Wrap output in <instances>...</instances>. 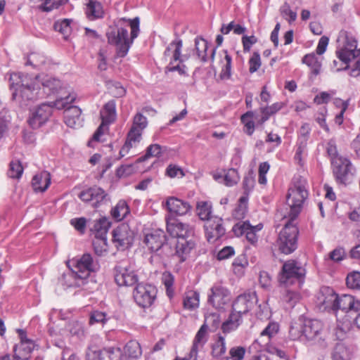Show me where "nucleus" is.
<instances>
[{
  "instance_id": "e433bc0d",
  "label": "nucleus",
  "mask_w": 360,
  "mask_h": 360,
  "mask_svg": "<svg viewBox=\"0 0 360 360\" xmlns=\"http://www.w3.org/2000/svg\"><path fill=\"white\" fill-rule=\"evenodd\" d=\"M352 356V349L344 342H338L332 352L333 360H350Z\"/></svg>"
},
{
  "instance_id": "aec40b11",
  "label": "nucleus",
  "mask_w": 360,
  "mask_h": 360,
  "mask_svg": "<svg viewBox=\"0 0 360 360\" xmlns=\"http://www.w3.org/2000/svg\"><path fill=\"white\" fill-rule=\"evenodd\" d=\"M205 237L209 243H214L226 233L223 226V219L218 216L212 217L204 224Z\"/></svg>"
},
{
  "instance_id": "c756f323",
  "label": "nucleus",
  "mask_w": 360,
  "mask_h": 360,
  "mask_svg": "<svg viewBox=\"0 0 360 360\" xmlns=\"http://www.w3.org/2000/svg\"><path fill=\"white\" fill-rule=\"evenodd\" d=\"M165 204L170 212L180 216L187 214L191 209V205L187 201L175 197L169 198Z\"/></svg>"
},
{
  "instance_id": "4be33fe9",
  "label": "nucleus",
  "mask_w": 360,
  "mask_h": 360,
  "mask_svg": "<svg viewBox=\"0 0 360 360\" xmlns=\"http://www.w3.org/2000/svg\"><path fill=\"white\" fill-rule=\"evenodd\" d=\"M60 283L66 288H84L89 284L86 280L75 269L68 265V269L59 278Z\"/></svg>"
},
{
  "instance_id": "c85d7f7f",
  "label": "nucleus",
  "mask_w": 360,
  "mask_h": 360,
  "mask_svg": "<svg viewBox=\"0 0 360 360\" xmlns=\"http://www.w3.org/2000/svg\"><path fill=\"white\" fill-rule=\"evenodd\" d=\"M244 315L239 312H235L231 309L228 319L221 325V330L223 333L228 334L236 330L243 323V317Z\"/></svg>"
},
{
  "instance_id": "2eb2a0df",
  "label": "nucleus",
  "mask_w": 360,
  "mask_h": 360,
  "mask_svg": "<svg viewBox=\"0 0 360 360\" xmlns=\"http://www.w3.org/2000/svg\"><path fill=\"white\" fill-rule=\"evenodd\" d=\"M264 227L262 223L252 226L248 220L240 221L233 225L232 231L235 236H245L246 240L252 245H256L258 242L257 233Z\"/></svg>"
},
{
  "instance_id": "a878e982",
  "label": "nucleus",
  "mask_w": 360,
  "mask_h": 360,
  "mask_svg": "<svg viewBox=\"0 0 360 360\" xmlns=\"http://www.w3.org/2000/svg\"><path fill=\"white\" fill-rule=\"evenodd\" d=\"M341 310L345 312H359L360 300H356L350 295H338L334 311Z\"/></svg>"
},
{
  "instance_id": "9d476101",
  "label": "nucleus",
  "mask_w": 360,
  "mask_h": 360,
  "mask_svg": "<svg viewBox=\"0 0 360 360\" xmlns=\"http://www.w3.org/2000/svg\"><path fill=\"white\" fill-rule=\"evenodd\" d=\"M72 267L89 283H95L94 273L100 269L99 261L89 253H84L79 258L73 259Z\"/></svg>"
},
{
  "instance_id": "7ed1b4c3",
  "label": "nucleus",
  "mask_w": 360,
  "mask_h": 360,
  "mask_svg": "<svg viewBox=\"0 0 360 360\" xmlns=\"http://www.w3.org/2000/svg\"><path fill=\"white\" fill-rule=\"evenodd\" d=\"M326 337L327 333L321 321L307 319L303 316L292 321L289 328V338L304 345L325 348L328 345Z\"/></svg>"
},
{
  "instance_id": "473e14b6",
  "label": "nucleus",
  "mask_w": 360,
  "mask_h": 360,
  "mask_svg": "<svg viewBox=\"0 0 360 360\" xmlns=\"http://www.w3.org/2000/svg\"><path fill=\"white\" fill-rule=\"evenodd\" d=\"M101 122L108 125L114 122L117 118L116 102L115 100L108 101L100 111Z\"/></svg>"
},
{
  "instance_id": "a19ab883",
  "label": "nucleus",
  "mask_w": 360,
  "mask_h": 360,
  "mask_svg": "<svg viewBox=\"0 0 360 360\" xmlns=\"http://www.w3.org/2000/svg\"><path fill=\"white\" fill-rule=\"evenodd\" d=\"M48 59L39 53H32L27 57L25 65H31L34 69L42 70L46 68Z\"/></svg>"
},
{
  "instance_id": "5701e85b",
  "label": "nucleus",
  "mask_w": 360,
  "mask_h": 360,
  "mask_svg": "<svg viewBox=\"0 0 360 360\" xmlns=\"http://www.w3.org/2000/svg\"><path fill=\"white\" fill-rule=\"evenodd\" d=\"M167 231L172 236L176 237V240L180 238H196L194 229L187 224L181 222L167 223Z\"/></svg>"
},
{
  "instance_id": "603ef678",
  "label": "nucleus",
  "mask_w": 360,
  "mask_h": 360,
  "mask_svg": "<svg viewBox=\"0 0 360 360\" xmlns=\"http://www.w3.org/2000/svg\"><path fill=\"white\" fill-rule=\"evenodd\" d=\"M247 212L248 198L242 196L239 198L238 205L233 212V217L238 220H241L245 218Z\"/></svg>"
},
{
  "instance_id": "09e8293b",
  "label": "nucleus",
  "mask_w": 360,
  "mask_h": 360,
  "mask_svg": "<svg viewBox=\"0 0 360 360\" xmlns=\"http://www.w3.org/2000/svg\"><path fill=\"white\" fill-rule=\"evenodd\" d=\"M221 325L220 315L217 312H210L205 315V322L202 326H205L207 330L209 327L212 328V330H215Z\"/></svg>"
},
{
  "instance_id": "a211bd4d",
  "label": "nucleus",
  "mask_w": 360,
  "mask_h": 360,
  "mask_svg": "<svg viewBox=\"0 0 360 360\" xmlns=\"http://www.w3.org/2000/svg\"><path fill=\"white\" fill-rule=\"evenodd\" d=\"M231 300V292L221 284H214L210 289L208 302L214 308L222 309Z\"/></svg>"
},
{
  "instance_id": "f257e3e1",
  "label": "nucleus",
  "mask_w": 360,
  "mask_h": 360,
  "mask_svg": "<svg viewBox=\"0 0 360 360\" xmlns=\"http://www.w3.org/2000/svg\"><path fill=\"white\" fill-rule=\"evenodd\" d=\"M9 80L12 98L22 108L30 106L37 99L58 94L63 86L61 80L46 74L33 78L27 74L14 72Z\"/></svg>"
},
{
  "instance_id": "bf43d9fd",
  "label": "nucleus",
  "mask_w": 360,
  "mask_h": 360,
  "mask_svg": "<svg viewBox=\"0 0 360 360\" xmlns=\"http://www.w3.org/2000/svg\"><path fill=\"white\" fill-rule=\"evenodd\" d=\"M279 11L281 16L287 20L289 24H292L296 20L297 17V12L291 9L290 4L287 1L283 3L280 7Z\"/></svg>"
},
{
  "instance_id": "f03ea898",
  "label": "nucleus",
  "mask_w": 360,
  "mask_h": 360,
  "mask_svg": "<svg viewBox=\"0 0 360 360\" xmlns=\"http://www.w3.org/2000/svg\"><path fill=\"white\" fill-rule=\"evenodd\" d=\"M140 32V19L120 18L114 20L113 26L106 33L110 44L116 46V54L120 58L125 57Z\"/></svg>"
},
{
  "instance_id": "37998d69",
  "label": "nucleus",
  "mask_w": 360,
  "mask_h": 360,
  "mask_svg": "<svg viewBox=\"0 0 360 360\" xmlns=\"http://www.w3.org/2000/svg\"><path fill=\"white\" fill-rule=\"evenodd\" d=\"M141 354V346L136 340L129 341L124 347V354L126 359H138Z\"/></svg>"
},
{
  "instance_id": "a18cd8bd",
  "label": "nucleus",
  "mask_w": 360,
  "mask_h": 360,
  "mask_svg": "<svg viewBox=\"0 0 360 360\" xmlns=\"http://www.w3.org/2000/svg\"><path fill=\"white\" fill-rule=\"evenodd\" d=\"M254 118L255 112L252 110L247 111L240 117L241 123L244 125L243 131L248 136H252L255 130Z\"/></svg>"
},
{
  "instance_id": "6ab92c4d",
  "label": "nucleus",
  "mask_w": 360,
  "mask_h": 360,
  "mask_svg": "<svg viewBox=\"0 0 360 360\" xmlns=\"http://www.w3.org/2000/svg\"><path fill=\"white\" fill-rule=\"evenodd\" d=\"M53 102L43 103L40 104L32 113L28 122L33 129H37L44 124L52 114L53 109L56 108Z\"/></svg>"
},
{
  "instance_id": "412c9836",
  "label": "nucleus",
  "mask_w": 360,
  "mask_h": 360,
  "mask_svg": "<svg viewBox=\"0 0 360 360\" xmlns=\"http://www.w3.org/2000/svg\"><path fill=\"white\" fill-rule=\"evenodd\" d=\"M79 198L84 202H89L94 207H98L107 200V193L98 186H93L82 191Z\"/></svg>"
},
{
  "instance_id": "20e7f679",
  "label": "nucleus",
  "mask_w": 360,
  "mask_h": 360,
  "mask_svg": "<svg viewBox=\"0 0 360 360\" xmlns=\"http://www.w3.org/2000/svg\"><path fill=\"white\" fill-rule=\"evenodd\" d=\"M345 43L343 46L336 51L338 58L345 66L337 68V71L350 69L349 75L352 77L360 76V49H357L358 41L352 33L345 32Z\"/></svg>"
},
{
  "instance_id": "4468645a",
  "label": "nucleus",
  "mask_w": 360,
  "mask_h": 360,
  "mask_svg": "<svg viewBox=\"0 0 360 360\" xmlns=\"http://www.w3.org/2000/svg\"><path fill=\"white\" fill-rule=\"evenodd\" d=\"M330 164L333 176L338 184H346L354 174L355 169L347 158H335Z\"/></svg>"
},
{
  "instance_id": "8fccbe9b",
  "label": "nucleus",
  "mask_w": 360,
  "mask_h": 360,
  "mask_svg": "<svg viewBox=\"0 0 360 360\" xmlns=\"http://www.w3.org/2000/svg\"><path fill=\"white\" fill-rule=\"evenodd\" d=\"M86 357V360H107L105 348L101 349L96 345L89 346Z\"/></svg>"
},
{
  "instance_id": "338daca9",
  "label": "nucleus",
  "mask_w": 360,
  "mask_h": 360,
  "mask_svg": "<svg viewBox=\"0 0 360 360\" xmlns=\"http://www.w3.org/2000/svg\"><path fill=\"white\" fill-rule=\"evenodd\" d=\"M142 134L143 133L140 131L130 129L127 134L125 142L135 148L141 142Z\"/></svg>"
},
{
  "instance_id": "052dcab7",
  "label": "nucleus",
  "mask_w": 360,
  "mask_h": 360,
  "mask_svg": "<svg viewBox=\"0 0 360 360\" xmlns=\"http://www.w3.org/2000/svg\"><path fill=\"white\" fill-rule=\"evenodd\" d=\"M92 244L96 255L101 257L107 252V238H94Z\"/></svg>"
},
{
  "instance_id": "ddd939ff",
  "label": "nucleus",
  "mask_w": 360,
  "mask_h": 360,
  "mask_svg": "<svg viewBox=\"0 0 360 360\" xmlns=\"http://www.w3.org/2000/svg\"><path fill=\"white\" fill-rule=\"evenodd\" d=\"M157 288L152 284L140 283L134 290L133 297L136 303L142 308L150 307L155 302Z\"/></svg>"
},
{
  "instance_id": "f3484780",
  "label": "nucleus",
  "mask_w": 360,
  "mask_h": 360,
  "mask_svg": "<svg viewBox=\"0 0 360 360\" xmlns=\"http://www.w3.org/2000/svg\"><path fill=\"white\" fill-rule=\"evenodd\" d=\"M257 302L258 298L255 292H245L234 300L231 309L235 312H239L245 316L257 306Z\"/></svg>"
},
{
  "instance_id": "72a5a7b5",
  "label": "nucleus",
  "mask_w": 360,
  "mask_h": 360,
  "mask_svg": "<svg viewBox=\"0 0 360 360\" xmlns=\"http://www.w3.org/2000/svg\"><path fill=\"white\" fill-rule=\"evenodd\" d=\"M51 174L46 171H43L35 174L32 179V186L35 192L45 191L51 184Z\"/></svg>"
},
{
  "instance_id": "f8f14e48",
  "label": "nucleus",
  "mask_w": 360,
  "mask_h": 360,
  "mask_svg": "<svg viewBox=\"0 0 360 360\" xmlns=\"http://www.w3.org/2000/svg\"><path fill=\"white\" fill-rule=\"evenodd\" d=\"M167 240L165 231L155 229L145 234L143 243L151 253L162 259L164 255L162 249L167 245Z\"/></svg>"
},
{
  "instance_id": "0eeeda50",
  "label": "nucleus",
  "mask_w": 360,
  "mask_h": 360,
  "mask_svg": "<svg viewBox=\"0 0 360 360\" xmlns=\"http://www.w3.org/2000/svg\"><path fill=\"white\" fill-rule=\"evenodd\" d=\"M182 41L179 39L172 41L165 49L163 59L169 61L165 68V72H178L180 75H186V65L184 64V59L181 55Z\"/></svg>"
},
{
  "instance_id": "4c0bfd02",
  "label": "nucleus",
  "mask_w": 360,
  "mask_h": 360,
  "mask_svg": "<svg viewBox=\"0 0 360 360\" xmlns=\"http://www.w3.org/2000/svg\"><path fill=\"white\" fill-rule=\"evenodd\" d=\"M129 213V207L124 200H120L110 211V214L112 219L116 221H121L125 219Z\"/></svg>"
},
{
  "instance_id": "49530a36",
  "label": "nucleus",
  "mask_w": 360,
  "mask_h": 360,
  "mask_svg": "<svg viewBox=\"0 0 360 360\" xmlns=\"http://www.w3.org/2000/svg\"><path fill=\"white\" fill-rule=\"evenodd\" d=\"M285 289L282 292V300L288 304V307L292 308L300 301V294L295 290H290L285 286Z\"/></svg>"
},
{
  "instance_id": "680f3d73",
  "label": "nucleus",
  "mask_w": 360,
  "mask_h": 360,
  "mask_svg": "<svg viewBox=\"0 0 360 360\" xmlns=\"http://www.w3.org/2000/svg\"><path fill=\"white\" fill-rule=\"evenodd\" d=\"M239 179L238 171L234 168L227 169L224 174V184L227 186H233L236 184Z\"/></svg>"
},
{
  "instance_id": "5fc2aeb1",
  "label": "nucleus",
  "mask_w": 360,
  "mask_h": 360,
  "mask_svg": "<svg viewBox=\"0 0 360 360\" xmlns=\"http://www.w3.org/2000/svg\"><path fill=\"white\" fill-rule=\"evenodd\" d=\"M23 173V167L18 160H13L9 164L8 176L11 179H19Z\"/></svg>"
},
{
  "instance_id": "f704fd0d",
  "label": "nucleus",
  "mask_w": 360,
  "mask_h": 360,
  "mask_svg": "<svg viewBox=\"0 0 360 360\" xmlns=\"http://www.w3.org/2000/svg\"><path fill=\"white\" fill-rule=\"evenodd\" d=\"M34 348V343L32 340H24L20 342L18 345H15L13 347L14 356L19 360L27 359L30 353Z\"/></svg>"
},
{
  "instance_id": "2f4dec72",
  "label": "nucleus",
  "mask_w": 360,
  "mask_h": 360,
  "mask_svg": "<svg viewBox=\"0 0 360 360\" xmlns=\"http://www.w3.org/2000/svg\"><path fill=\"white\" fill-rule=\"evenodd\" d=\"M116 318L115 312L108 310L103 311L100 310H92L89 316V324L94 326L100 324L103 326L111 319Z\"/></svg>"
},
{
  "instance_id": "cd10ccee",
  "label": "nucleus",
  "mask_w": 360,
  "mask_h": 360,
  "mask_svg": "<svg viewBox=\"0 0 360 360\" xmlns=\"http://www.w3.org/2000/svg\"><path fill=\"white\" fill-rule=\"evenodd\" d=\"M338 295L334 290L330 287H323L321 288L318 295L319 304L322 305L325 309L335 310Z\"/></svg>"
},
{
  "instance_id": "c03bdc74",
  "label": "nucleus",
  "mask_w": 360,
  "mask_h": 360,
  "mask_svg": "<svg viewBox=\"0 0 360 360\" xmlns=\"http://www.w3.org/2000/svg\"><path fill=\"white\" fill-rule=\"evenodd\" d=\"M72 19L63 18L56 20L53 24V29L60 32L65 39H68L72 32Z\"/></svg>"
},
{
  "instance_id": "6e6552de",
  "label": "nucleus",
  "mask_w": 360,
  "mask_h": 360,
  "mask_svg": "<svg viewBox=\"0 0 360 360\" xmlns=\"http://www.w3.org/2000/svg\"><path fill=\"white\" fill-rule=\"evenodd\" d=\"M294 221L288 219L276 240L279 251L285 255L291 254L297 248L299 229Z\"/></svg>"
},
{
  "instance_id": "6e6d98bb",
  "label": "nucleus",
  "mask_w": 360,
  "mask_h": 360,
  "mask_svg": "<svg viewBox=\"0 0 360 360\" xmlns=\"http://www.w3.org/2000/svg\"><path fill=\"white\" fill-rule=\"evenodd\" d=\"M162 283L165 287L167 295L172 298L174 293V276L170 272L165 271L162 274Z\"/></svg>"
},
{
  "instance_id": "7c9ffc66",
  "label": "nucleus",
  "mask_w": 360,
  "mask_h": 360,
  "mask_svg": "<svg viewBox=\"0 0 360 360\" xmlns=\"http://www.w3.org/2000/svg\"><path fill=\"white\" fill-rule=\"evenodd\" d=\"M89 226L90 231L94 235V238H107V233L111 226V222L108 218L103 217L94 221L92 225L89 224Z\"/></svg>"
},
{
  "instance_id": "69168bd1",
  "label": "nucleus",
  "mask_w": 360,
  "mask_h": 360,
  "mask_svg": "<svg viewBox=\"0 0 360 360\" xmlns=\"http://www.w3.org/2000/svg\"><path fill=\"white\" fill-rule=\"evenodd\" d=\"M107 360H123L125 356L120 347H110L105 348Z\"/></svg>"
},
{
  "instance_id": "774afa93",
  "label": "nucleus",
  "mask_w": 360,
  "mask_h": 360,
  "mask_svg": "<svg viewBox=\"0 0 360 360\" xmlns=\"http://www.w3.org/2000/svg\"><path fill=\"white\" fill-rule=\"evenodd\" d=\"M346 283L348 288L360 290V272L354 271L347 275Z\"/></svg>"
},
{
  "instance_id": "ea45409f",
  "label": "nucleus",
  "mask_w": 360,
  "mask_h": 360,
  "mask_svg": "<svg viewBox=\"0 0 360 360\" xmlns=\"http://www.w3.org/2000/svg\"><path fill=\"white\" fill-rule=\"evenodd\" d=\"M103 9L102 4L94 0H89L86 4V14L89 20H96L101 18L103 16Z\"/></svg>"
},
{
  "instance_id": "de8ad7c7",
  "label": "nucleus",
  "mask_w": 360,
  "mask_h": 360,
  "mask_svg": "<svg viewBox=\"0 0 360 360\" xmlns=\"http://www.w3.org/2000/svg\"><path fill=\"white\" fill-rule=\"evenodd\" d=\"M351 335V323L348 321L338 323L334 330V335L340 341H344Z\"/></svg>"
},
{
  "instance_id": "0e129e2a",
  "label": "nucleus",
  "mask_w": 360,
  "mask_h": 360,
  "mask_svg": "<svg viewBox=\"0 0 360 360\" xmlns=\"http://www.w3.org/2000/svg\"><path fill=\"white\" fill-rule=\"evenodd\" d=\"M162 148H165L157 143L150 144L147 147L146 154L141 158L142 160H145L151 157H160L162 154Z\"/></svg>"
},
{
  "instance_id": "423d86ee",
  "label": "nucleus",
  "mask_w": 360,
  "mask_h": 360,
  "mask_svg": "<svg viewBox=\"0 0 360 360\" xmlns=\"http://www.w3.org/2000/svg\"><path fill=\"white\" fill-rule=\"evenodd\" d=\"M75 94H69L68 96L56 99L53 105L58 110L64 109V122L70 128H78L82 126L83 118L82 110L71 105L75 100Z\"/></svg>"
},
{
  "instance_id": "864d4df0",
  "label": "nucleus",
  "mask_w": 360,
  "mask_h": 360,
  "mask_svg": "<svg viewBox=\"0 0 360 360\" xmlns=\"http://www.w3.org/2000/svg\"><path fill=\"white\" fill-rule=\"evenodd\" d=\"M279 331V325L276 322H269L266 328L261 332L259 342L263 340L262 338L266 337V341L270 342Z\"/></svg>"
},
{
  "instance_id": "9b49d317",
  "label": "nucleus",
  "mask_w": 360,
  "mask_h": 360,
  "mask_svg": "<svg viewBox=\"0 0 360 360\" xmlns=\"http://www.w3.org/2000/svg\"><path fill=\"white\" fill-rule=\"evenodd\" d=\"M113 275L115 281L119 286H133L138 284V275L128 260L117 262L113 268Z\"/></svg>"
},
{
  "instance_id": "79ce46f5",
  "label": "nucleus",
  "mask_w": 360,
  "mask_h": 360,
  "mask_svg": "<svg viewBox=\"0 0 360 360\" xmlns=\"http://www.w3.org/2000/svg\"><path fill=\"white\" fill-rule=\"evenodd\" d=\"M302 62L306 64L311 70V74L317 76L321 70V63L319 60L314 53L306 54L302 59Z\"/></svg>"
},
{
  "instance_id": "1a4fd4ad",
  "label": "nucleus",
  "mask_w": 360,
  "mask_h": 360,
  "mask_svg": "<svg viewBox=\"0 0 360 360\" xmlns=\"http://www.w3.org/2000/svg\"><path fill=\"white\" fill-rule=\"evenodd\" d=\"M305 273V269L300 263L295 260L286 261L283 264L279 282L284 286L294 285H297V288H300L304 282Z\"/></svg>"
},
{
  "instance_id": "13d9d810",
  "label": "nucleus",
  "mask_w": 360,
  "mask_h": 360,
  "mask_svg": "<svg viewBox=\"0 0 360 360\" xmlns=\"http://www.w3.org/2000/svg\"><path fill=\"white\" fill-rule=\"evenodd\" d=\"M224 59L223 63V67L220 73V78L221 79H229L231 76V68H232V58L228 53L227 51H224Z\"/></svg>"
},
{
  "instance_id": "393cba45",
  "label": "nucleus",
  "mask_w": 360,
  "mask_h": 360,
  "mask_svg": "<svg viewBox=\"0 0 360 360\" xmlns=\"http://www.w3.org/2000/svg\"><path fill=\"white\" fill-rule=\"evenodd\" d=\"M197 238L188 239L180 238L176 240L175 255L181 262H185L188 258L191 251L197 245Z\"/></svg>"
},
{
  "instance_id": "c9c22d12",
  "label": "nucleus",
  "mask_w": 360,
  "mask_h": 360,
  "mask_svg": "<svg viewBox=\"0 0 360 360\" xmlns=\"http://www.w3.org/2000/svg\"><path fill=\"white\" fill-rule=\"evenodd\" d=\"M196 213L199 219L205 223L217 217L212 214V204L210 201L200 200L196 204Z\"/></svg>"
},
{
  "instance_id": "58836bf2",
  "label": "nucleus",
  "mask_w": 360,
  "mask_h": 360,
  "mask_svg": "<svg viewBox=\"0 0 360 360\" xmlns=\"http://www.w3.org/2000/svg\"><path fill=\"white\" fill-rule=\"evenodd\" d=\"M226 352V343L225 338L219 335L217 339L212 343L211 346V356L213 359L219 360Z\"/></svg>"
},
{
  "instance_id": "4d7b16f0",
  "label": "nucleus",
  "mask_w": 360,
  "mask_h": 360,
  "mask_svg": "<svg viewBox=\"0 0 360 360\" xmlns=\"http://www.w3.org/2000/svg\"><path fill=\"white\" fill-rule=\"evenodd\" d=\"M147 126V117L141 112H137L133 118L132 124L130 129L143 133Z\"/></svg>"
},
{
  "instance_id": "39448f33",
  "label": "nucleus",
  "mask_w": 360,
  "mask_h": 360,
  "mask_svg": "<svg viewBox=\"0 0 360 360\" xmlns=\"http://www.w3.org/2000/svg\"><path fill=\"white\" fill-rule=\"evenodd\" d=\"M308 195L307 179L300 175H295L286 196V202L289 211L287 214L283 215V217L295 220L301 212L304 202L308 198Z\"/></svg>"
},
{
  "instance_id": "3c124183",
  "label": "nucleus",
  "mask_w": 360,
  "mask_h": 360,
  "mask_svg": "<svg viewBox=\"0 0 360 360\" xmlns=\"http://www.w3.org/2000/svg\"><path fill=\"white\" fill-rule=\"evenodd\" d=\"M199 293L195 291H191L186 293L184 299V307L185 309L192 310L199 306Z\"/></svg>"
},
{
  "instance_id": "dca6fc26",
  "label": "nucleus",
  "mask_w": 360,
  "mask_h": 360,
  "mask_svg": "<svg viewBox=\"0 0 360 360\" xmlns=\"http://www.w3.org/2000/svg\"><path fill=\"white\" fill-rule=\"evenodd\" d=\"M134 239V231L127 224H121L112 231V241L118 250L124 251L130 248Z\"/></svg>"
},
{
  "instance_id": "e2e57ef3",
  "label": "nucleus",
  "mask_w": 360,
  "mask_h": 360,
  "mask_svg": "<svg viewBox=\"0 0 360 360\" xmlns=\"http://www.w3.org/2000/svg\"><path fill=\"white\" fill-rule=\"evenodd\" d=\"M108 89L112 96L115 98H121L126 94L125 88L119 82H110L108 83Z\"/></svg>"
},
{
  "instance_id": "bb28decb",
  "label": "nucleus",
  "mask_w": 360,
  "mask_h": 360,
  "mask_svg": "<svg viewBox=\"0 0 360 360\" xmlns=\"http://www.w3.org/2000/svg\"><path fill=\"white\" fill-rule=\"evenodd\" d=\"M209 339L208 330L205 326H201L193 341V345L189 354L193 360L198 359V352L203 349Z\"/></svg>"
},
{
  "instance_id": "b1692460",
  "label": "nucleus",
  "mask_w": 360,
  "mask_h": 360,
  "mask_svg": "<svg viewBox=\"0 0 360 360\" xmlns=\"http://www.w3.org/2000/svg\"><path fill=\"white\" fill-rule=\"evenodd\" d=\"M195 47L197 56L202 62H207L210 59L212 61L214 60L216 48L209 44L207 41L201 37H196Z\"/></svg>"
}]
</instances>
